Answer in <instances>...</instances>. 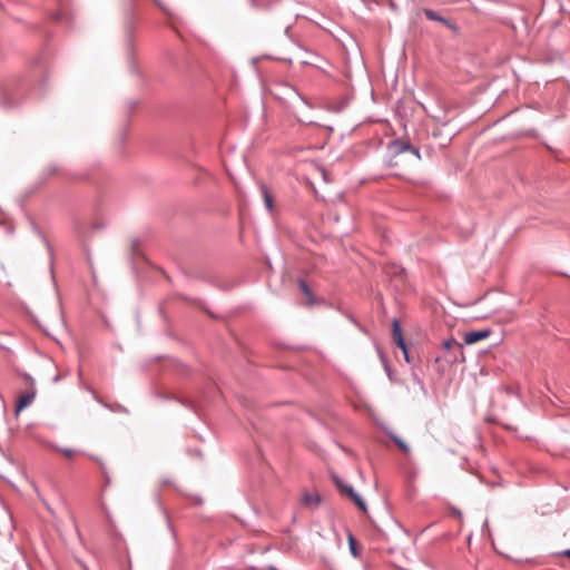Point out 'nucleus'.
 <instances>
[{
  "instance_id": "1",
  "label": "nucleus",
  "mask_w": 570,
  "mask_h": 570,
  "mask_svg": "<svg viewBox=\"0 0 570 570\" xmlns=\"http://www.w3.org/2000/svg\"><path fill=\"white\" fill-rule=\"evenodd\" d=\"M49 52L42 49L30 59L22 73L6 78L0 82V106L11 110L21 106L29 97L36 82L43 87L49 77Z\"/></svg>"
},
{
  "instance_id": "2",
  "label": "nucleus",
  "mask_w": 570,
  "mask_h": 570,
  "mask_svg": "<svg viewBox=\"0 0 570 570\" xmlns=\"http://www.w3.org/2000/svg\"><path fill=\"white\" fill-rule=\"evenodd\" d=\"M135 2L130 0L129 6L125 12V41H126V53L128 58L129 68L131 71H136V63L134 59V32H135Z\"/></svg>"
},
{
  "instance_id": "3",
  "label": "nucleus",
  "mask_w": 570,
  "mask_h": 570,
  "mask_svg": "<svg viewBox=\"0 0 570 570\" xmlns=\"http://www.w3.org/2000/svg\"><path fill=\"white\" fill-rule=\"evenodd\" d=\"M412 144L407 139L396 138L389 142L387 151L392 157H396L405 151H411Z\"/></svg>"
},
{
  "instance_id": "4",
  "label": "nucleus",
  "mask_w": 570,
  "mask_h": 570,
  "mask_svg": "<svg viewBox=\"0 0 570 570\" xmlns=\"http://www.w3.org/2000/svg\"><path fill=\"white\" fill-rule=\"evenodd\" d=\"M392 338L395 342V344L402 350L406 362H410L407 346L402 336L401 325L396 318H394L392 323Z\"/></svg>"
},
{
  "instance_id": "5",
  "label": "nucleus",
  "mask_w": 570,
  "mask_h": 570,
  "mask_svg": "<svg viewBox=\"0 0 570 570\" xmlns=\"http://www.w3.org/2000/svg\"><path fill=\"white\" fill-rule=\"evenodd\" d=\"M422 12L426 17V19H429L431 21L441 22V23H443L444 26H446L450 30H452L454 32L459 31V28H458V26L454 22H452L448 18H444L443 16H441L438 11L432 10L430 8H423Z\"/></svg>"
},
{
  "instance_id": "6",
  "label": "nucleus",
  "mask_w": 570,
  "mask_h": 570,
  "mask_svg": "<svg viewBox=\"0 0 570 570\" xmlns=\"http://www.w3.org/2000/svg\"><path fill=\"white\" fill-rule=\"evenodd\" d=\"M337 485L343 493H345L353 500V502L357 505L358 509H361L363 512L366 511L364 500L353 490L352 487L342 485L341 483H337Z\"/></svg>"
},
{
  "instance_id": "7",
  "label": "nucleus",
  "mask_w": 570,
  "mask_h": 570,
  "mask_svg": "<svg viewBox=\"0 0 570 570\" xmlns=\"http://www.w3.org/2000/svg\"><path fill=\"white\" fill-rule=\"evenodd\" d=\"M261 194L264 200V205L268 213L274 214L276 212L275 205H274V196L269 188L264 184H259Z\"/></svg>"
},
{
  "instance_id": "8",
  "label": "nucleus",
  "mask_w": 570,
  "mask_h": 570,
  "mask_svg": "<svg viewBox=\"0 0 570 570\" xmlns=\"http://www.w3.org/2000/svg\"><path fill=\"white\" fill-rule=\"evenodd\" d=\"M490 334H491L490 330L468 332L464 335V343L468 345L474 344L479 341L488 338L490 336Z\"/></svg>"
},
{
  "instance_id": "9",
  "label": "nucleus",
  "mask_w": 570,
  "mask_h": 570,
  "mask_svg": "<svg viewBox=\"0 0 570 570\" xmlns=\"http://www.w3.org/2000/svg\"><path fill=\"white\" fill-rule=\"evenodd\" d=\"M35 400V392H28L18 397L17 404H16V414L18 415L22 410H24L27 406H29Z\"/></svg>"
},
{
  "instance_id": "10",
  "label": "nucleus",
  "mask_w": 570,
  "mask_h": 570,
  "mask_svg": "<svg viewBox=\"0 0 570 570\" xmlns=\"http://www.w3.org/2000/svg\"><path fill=\"white\" fill-rule=\"evenodd\" d=\"M299 288L306 297L305 305H312L314 303V296L305 281H299Z\"/></svg>"
},
{
  "instance_id": "11",
  "label": "nucleus",
  "mask_w": 570,
  "mask_h": 570,
  "mask_svg": "<svg viewBox=\"0 0 570 570\" xmlns=\"http://www.w3.org/2000/svg\"><path fill=\"white\" fill-rule=\"evenodd\" d=\"M88 228H89V226L86 222H77L75 224V229H76L77 235L79 236V238H81L83 240L87 238Z\"/></svg>"
},
{
  "instance_id": "12",
  "label": "nucleus",
  "mask_w": 570,
  "mask_h": 570,
  "mask_svg": "<svg viewBox=\"0 0 570 570\" xmlns=\"http://www.w3.org/2000/svg\"><path fill=\"white\" fill-rule=\"evenodd\" d=\"M151 244L147 240L146 237H134L131 239V249H138L142 246H150Z\"/></svg>"
},
{
  "instance_id": "13",
  "label": "nucleus",
  "mask_w": 570,
  "mask_h": 570,
  "mask_svg": "<svg viewBox=\"0 0 570 570\" xmlns=\"http://www.w3.org/2000/svg\"><path fill=\"white\" fill-rule=\"evenodd\" d=\"M303 504L305 505H317L320 502L318 497L313 495L311 493H305L302 499Z\"/></svg>"
},
{
  "instance_id": "14",
  "label": "nucleus",
  "mask_w": 570,
  "mask_h": 570,
  "mask_svg": "<svg viewBox=\"0 0 570 570\" xmlns=\"http://www.w3.org/2000/svg\"><path fill=\"white\" fill-rule=\"evenodd\" d=\"M393 440L397 444V446L400 448L401 451H403L404 453L410 452L409 445L401 438L394 436Z\"/></svg>"
},
{
  "instance_id": "15",
  "label": "nucleus",
  "mask_w": 570,
  "mask_h": 570,
  "mask_svg": "<svg viewBox=\"0 0 570 570\" xmlns=\"http://www.w3.org/2000/svg\"><path fill=\"white\" fill-rule=\"evenodd\" d=\"M254 9H268L269 3L261 2L259 0H248Z\"/></svg>"
},
{
  "instance_id": "16",
  "label": "nucleus",
  "mask_w": 570,
  "mask_h": 570,
  "mask_svg": "<svg viewBox=\"0 0 570 570\" xmlns=\"http://www.w3.org/2000/svg\"><path fill=\"white\" fill-rule=\"evenodd\" d=\"M443 347L450 351L453 347H461V345L455 340L451 338L443 342Z\"/></svg>"
},
{
  "instance_id": "17",
  "label": "nucleus",
  "mask_w": 570,
  "mask_h": 570,
  "mask_svg": "<svg viewBox=\"0 0 570 570\" xmlns=\"http://www.w3.org/2000/svg\"><path fill=\"white\" fill-rule=\"evenodd\" d=\"M57 451H59L61 454H63L67 459H72L76 454V451L72 449H60L57 448Z\"/></svg>"
},
{
  "instance_id": "18",
  "label": "nucleus",
  "mask_w": 570,
  "mask_h": 570,
  "mask_svg": "<svg viewBox=\"0 0 570 570\" xmlns=\"http://www.w3.org/2000/svg\"><path fill=\"white\" fill-rule=\"evenodd\" d=\"M50 18L53 21L61 22L65 18V13L62 11L58 10V11L52 12Z\"/></svg>"
},
{
  "instance_id": "19",
  "label": "nucleus",
  "mask_w": 570,
  "mask_h": 570,
  "mask_svg": "<svg viewBox=\"0 0 570 570\" xmlns=\"http://www.w3.org/2000/svg\"><path fill=\"white\" fill-rule=\"evenodd\" d=\"M410 153L413 154L416 157V159H421L420 150L415 146H412V149Z\"/></svg>"
},
{
  "instance_id": "20",
  "label": "nucleus",
  "mask_w": 570,
  "mask_h": 570,
  "mask_svg": "<svg viewBox=\"0 0 570 570\" xmlns=\"http://www.w3.org/2000/svg\"><path fill=\"white\" fill-rule=\"evenodd\" d=\"M155 2V4L160 9L163 10L164 12H167V9L166 7L164 6V3L160 1V0H153Z\"/></svg>"
},
{
  "instance_id": "21",
  "label": "nucleus",
  "mask_w": 570,
  "mask_h": 570,
  "mask_svg": "<svg viewBox=\"0 0 570 570\" xmlns=\"http://www.w3.org/2000/svg\"><path fill=\"white\" fill-rule=\"evenodd\" d=\"M136 107H137V101H134V100H132V101H130V102H129V109H130V111H134Z\"/></svg>"
},
{
  "instance_id": "22",
  "label": "nucleus",
  "mask_w": 570,
  "mask_h": 570,
  "mask_svg": "<svg viewBox=\"0 0 570 570\" xmlns=\"http://www.w3.org/2000/svg\"><path fill=\"white\" fill-rule=\"evenodd\" d=\"M102 227H104V225H102V224H100V223H95V224H92V228H94V229H101Z\"/></svg>"
},
{
  "instance_id": "23",
  "label": "nucleus",
  "mask_w": 570,
  "mask_h": 570,
  "mask_svg": "<svg viewBox=\"0 0 570 570\" xmlns=\"http://www.w3.org/2000/svg\"><path fill=\"white\" fill-rule=\"evenodd\" d=\"M561 554L567 557V558H570V549L564 550L563 552H561Z\"/></svg>"
},
{
  "instance_id": "24",
  "label": "nucleus",
  "mask_w": 570,
  "mask_h": 570,
  "mask_svg": "<svg viewBox=\"0 0 570 570\" xmlns=\"http://www.w3.org/2000/svg\"><path fill=\"white\" fill-rule=\"evenodd\" d=\"M350 542H351L352 551H354V547H353V537H350Z\"/></svg>"
},
{
  "instance_id": "25",
  "label": "nucleus",
  "mask_w": 570,
  "mask_h": 570,
  "mask_svg": "<svg viewBox=\"0 0 570 570\" xmlns=\"http://www.w3.org/2000/svg\"><path fill=\"white\" fill-rule=\"evenodd\" d=\"M289 30H291V26H287V27L285 28V33H286V35H288Z\"/></svg>"
}]
</instances>
